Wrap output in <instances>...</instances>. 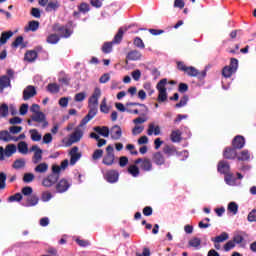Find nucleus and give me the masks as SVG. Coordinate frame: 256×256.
Here are the masks:
<instances>
[{
    "label": "nucleus",
    "instance_id": "obj_1",
    "mask_svg": "<svg viewBox=\"0 0 256 256\" xmlns=\"http://www.w3.org/2000/svg\"><path fill=\"white\" fill-rule=\"evenodd\" d=\"M83 128L77 126L74 129V132L70 135V138L64 139L63 143H66V147H71V145H73V143H79V141H81V139H83Z\"/></svg>",
    "mask_w": 256,
    "mask_h": 256
},
{
    "label": "nucleus",
    "instance_id": "obj_2",
    "mask_svg": "<svg viewBox=\"0 0 256 256\" xmlns=\"http://www.w3.org/2000/svg\"><path fill=\"white\" fill-rule=\"evenodd\" d=\"M167 79H162L158 82L156 89L158 91V101L159 103H165L167 101Z\"/></svg>",
    "mask_w": 256,
    "mask_h": 256
},
{
    "label": "nucleus",
    "instance_id": "obj_3",
    "mask_svg": "<svg viewBox=\"0 0 256 256\" xmlns=\"http://www.w3.org/2000/svg\"><path fill=\"white\" fill-rule=\"evenodd\" d=\"M238 67H239V60L232 58L230 66H226L222 70L223 77H225L226 79H229V77H231V75H233V73L237 71Z\"/></svg>",
    "mask_w": 256,
    "mask_h": 256
},
{
    "label": "nucleus",
    "instance_id": "obj_4",
    "mask_svg": "<svg viewBox=\"0 0 256 256\" xmlns=\"http://www.w3.org/2000/svg\"><path fill=\"white\" fill-rule=\"evenodd\" d=\"M103 165H107L108 167H111L115 163V149L113 146L108 145L106 147V154L103 157L102 160Z\"/></svg>",
    "mask_w": 256,
    "mask_h": 256
},
{
    "label": "nucleus",
    "instance_id": "obj_5",
    "mask_svg": "<svg viewBox=\"0 0 256 256\" xmlns=\"http://www.w3.org/2000/svg\"><path fill=\"white\" fill-rule=\"evenodd\" d=\"M17 153V146L15 144H8L5 149L0 146V161H5V157H11Z\"/></svg>",
    "mask_w": 256,
    "mask_h": 256
},
{
    "label": "nucleus",
    "instance_id": "obj_6",
    "mask_svg": "<svg viewBox=\"0 0 256 256\" xmlns=\"http://www.w3.org/2000/svg\"><path fill=\"white\" fill-rule=\"evenodd\" d=\"M177 67L180 71L187 73L189 77H197L199 75V70L193 66L187 67L183 62H178Z\"/></svg>",
    "mask_w": 256,
    "mask_h": 256
},
{
    "label": "nucleus",
    "instance_id": "obj_7",
    "mask_svg": "<svg viewBox=\"0 0 256 256\" xmlns=\"http://www.w3.org/2000/svg\"><path fill=\"white\" fill-rule=\"evenodd\" d=\"M31 151L34 152V155L32 157V163L37 165V163H41L43 160V150L39 148V146L34 145L31 147Z\"/></svg>",
    "mask_w": 256,
    "mask_h": 256
},
{
    "label": "nucleus",
    "instance_id": "obj_8",
    "mask_svg": "<svg viewBox=\"0 0 256 256\" xmlns=\"http://www.w3.org/2000/svg\"><path fill=\"white\" fill-rule=\"evenodd\" d=\"M31 121H35V123H41L42 129H45V127H47L49 125V122H47V119L43 112H38L36 114H32Z\"/></svg>",
    "mask_w": 256,
    "mask_h": 256
},
{
    "label": "nucleus",
    "instance_id": "obj_9",
    "mask_svg": "<svg viewBox=\"0 0 256 256\" xmlns=\"http://www.w3.org/2000/svg\"><path fill=\"white\" fill-rule=\"evenodd\" d=\"M101 97V89L95 88L94 93L89 98V107L97 108L99 107V98Z\"/></svg>",
    "mask_w": 256,
    "mask_h": 256
},
{
    "label": "nucleus",
    "instance_id": "obj_10",
    "mask_svg": "<svg viewBox=\"0 0 256 256\" xmlns=\"http://www.w3.org/2000/svg\"><path fill=\"white\" fill-rule=\"evenodd\" d=\"M58 180H59V175H57V173L50 174L43 179L42 185L43 187H53V185H55L56 181Z\"/></svg>",
    "mask_w": 256,
    "mask_h": 256
},
{
    "label": "nucleus",
    "instance_id": "obj_11",
    "mask_svg": "<svg viewBox=\"0 0 256 256\" xmlns=\"http://www.w3.org/2000/svg\"><path fill=\"white\" fill-rule=\"evenodd\" d=\"M70 165H75L79 159H81V152H79V147L74 146L70 152Z\"/></svg>",
    "mask_w": 256,
    "mask_h": 256
},
{
    "label": "nucleus",
    "instance_id": "obj_12",
    "mask_svg": "<svg viewBox=\"0 0 256 256\" xmlns=\"http://www.w3.org/2000/svg\"><path fill=\"white\" fill-rule=\"evenodd\" d=\"M104 178L108 183H117V181H119V172L116 170H109L104 174Z\"/></svg>",
    "mask_w": 256,
    "mask_h": 256
},
{
    "label": "nucleus",
    "instance_id": "obj_13",
    "mask_svg": "<svg viewBox=\"0 0 256 256\" xmlns=\"http://www.w3.org/2000/svg\"><path fill=\"white\" fill-rule=\"evenodd\" d=\"M17 139V136H13L10 131H0V141H4V143H9L11 141L17 142Z\"/></svg>",
    "mask_w": 256,
    "mask_h": 256
},
{
    "label": "nucleus",
    "instance_id": "obj_14",
    "mask_svg": "<svg viewBox=\"0 0 256 256\" xmlns=\"http://www.w3.org/2000/svg\"><path fill=\"white\" fill-rule=\"evenodd\" d=\"M143 171H151L153 169V164L149 159H137L135 160V165H139Z\"/></svg>",
    "mask_w": 256,
    "mask_h": 256
},
{
    "label": "nucleus",
    "instance_id": "obj_15",
    "mask_svg": "<svg viewBox=\"0 0 256 256\" xmlns=\"http://www.w3.org/2000/svg\"><path fill=\"white\" fill-rule=\"evenodd\" d=\"M123 135V131L121 130V127L119 125H115L110 129V136L111 139L114 141H119Z\"/></svg>",
    "mask_w": 256,
    "mask_h": 256
},
{
    "label": "nucleus",
    "instance_id": "obj_16",
    "mask_svg": "<svg viewBox=\"0 0 256 256\" xmlns=\"http://www.w3.org/2000/svg\"><path fill=\"white\" fill-rule=\"evenodd\" d=\"M147 135H149L150 137L151 135H161V127L155 123H150L148 125Z\"/></svg>",
    "mask_w": 256,
    "mask_h": 256
},
{
    "label": "nucleus",
    "instance_id": "obj_17",
    "mask_svg": "<svg viewBox=\"0 0 256 256\" xmlns=\"http://www.w3.org/2000/svg\"><path fill=\"white\" fill-rule=\"evenodd\" d=\"M37 95V90L33 86H28L26 89L23 91V99L24 101H29L31 97H35Z\"/></svg>",
    "mask_w": 256,
    "mask_h": 256
},
{
    "label": "nucleus",
    "instance_id": "obj_18",
    "mask_svg": "<svg viewBox=\"0 0 256 256\" xmlns=\"http://www.w3.org/2000/svg\"><path fill=\"white\" fill-rule=\"evenodd\" d=\"M69 187H71V183H69V181H67L66 179H62L56 185V190L58 193H65V191H67Z\"/></svg>",
    "mask_w": 256,
    "mask_h": 256
},
{
    "label": "nucleus",
    "instance_id": "obj_19",
    "mask_svg": "<svg viewBox=\"0 0 256 256\" xmlns=\"http://www.w3.org/2000/svg\"><path fill=\"white\" fill-rule=\"evenodd\" d=\"M232 145L234 149H243V147H245V138L243 136H236Z\"/></svg>",
    "mask_w": 256,
    "mask_h": 256
},
{
    "label": "nucleus",
    "instance_id": "obj_20",
    "mask_svg": "<svg viewBox=\"0 0 256 256\" xmlns=\"http://www.w3.org/2000/svg\"><path fill=\"white\" fill-rule=\"evenodd\" d=\"M93 130L98 133V135H101L102 137H109L110 130L107 126H96L93 128Z\"/></svg>",
    "mask_w": 256,
    "mask_h": 256
},
{
    "label": "nucleus",
    "instance_id": "obj_21",
    "mask_svg": "<svg viewBox=\"0 0 256 256\" xmlns=\"http://www.w3.org/2000/svg\"><path fill=\"white\" fill-rule=\"evenodd\" d=\"M66 167H69V160H67V159L62 161L60 166L53 165L52 166V171H53V173L59 174V173H61V171H65Z\"/></svg>",
    "mask_w": 256,
    "mask_h": 256
},
{
    "label": "nucleus",
    "instance_id": "obj_22",
    "mask_svg": "<svg viewBox=\"0 0 256 256\" xmlns=\"http://www.w3.org/2000/svg\"><path fill=\"white\" fill-rule=\"evenodd\" d=\"M30 139H32L34 142H39L41 139H43V135L39 132L37 129H31L29 130Z\"/></svg>",
    "mask_w": 256,
    "mask_h": 256
},
{
    "label": "nucleus",
    "instance_id": "obj_23",
    "mask_svg": "<svg viewBox=\"0 0 256 256\" xmlns=\"http://www.w3.org/2000/svg\"><path fill=\"white\" fill-rule=\"evenodd\" d=\"M229 163L225 162V161H220L218 164V172L219 173H223L224 175H227V173H229Z\"/></svg>",
    "mask_w": 256,
    "mask_h": 256
},
{
    "label": "nucleus",
    "instance_id": "obj_24",
    "mask_svg": "<svg viewBox=\"0 0 256 256\" xmlns=\"http://www.w3.org/2000/svg\"><path fill=\"white\" fill-rule=\"evenodd\" d=\"M141 57V52L137 50L130 51L127 55V59H129V61H139Z\"/></svg>",
    "mask_w": 256,
    "mask_h": 256
},
{
    "label": "nucleus",
    "instance_id": "obj_25",
    "mask_svg": "<svg viewBox=\"0 0 256 256\" xmlns=\"http://www.w3.org/2000/svg\"><path fill=\"white\" fill-rule=\"evenodd\" d=\"M55 31H59L61 37H65L67 39V37H71V29L67 28V27H60L58 28L57 26H55Z\"/></svg>",
    "mask_w": 256,
    "mask_h": 256
},
{
    "label": "nucleus",
    "instance_id": "obj_26",
    "mask_svg": "<svg viewBox=\"0 0 256 256\" xmlns=\"http://www.w3.org/2000/svg\"><path fill=\"white\" fill-rule=\"evenodd\" d=\"M90 137H91V139H95L98 142L97 147H103L104 145H107V140L101 139L99 137V134H97L95 132L90 133Z\"/></svg>",
    "mask_w": 256,
    "mask_h": 256
},
{
    "label": "nucleus",
    "instance_id": "obj_27",
    "mask_svg": "<svg viewBox=\"0 0 256 256\" xmlns=\"http://www.w3.org/2000/svg\"><path fill=\"white\" fill-rule=\"evenodd\" d=\"M27 164V161L25 158H19L16 159L12 165L13 169H24L25 165Z\"/></svg>",
    "mask_w": 256,
    "mask_h": 256
},
{
    "label": "nucleus",
    "instance_id": "obj_28",
    "mask_svg": "<svg viewBox=\"0 0 256 256\" xmlns=\"http://www.w3.org/2000/svg\"><path fill=\"white\" fill-rule=\"evenodd\" d=\"M34 171L36 173H47L49 171V164L45 162L40 163L34 168Z\"/></svg>",
    "mask_w": 256,
    "mask_h": 256
},
{
    "label": "nucleus",
    "instance_id": "obj_29",
    "mask_svg": "<svg viewBox=\"0 0 256 256\" xmlns=\"http://www.w3.org/2000/svg\"><path fill=\"white\" fill-rule=\"evenodd\" d=\"M59 7H61V4H59V1L55 0L48 3V5L46 6V11L48 13H50L51 11H57Z\"/></svg>",
    "mask_w": 256,
    "mask_h": 256
},
{
    "label": "nucleus",
    "instance_id": "obj_30",
    "mask_svg": "<svg viewBox=\"0 0 256 256\" xmlns=\"http://www.w3.org/2000/svg\"><path fill=\"white\" fill-rule=\"evenodd\" d=\"M11 85V80H9V77L2 76L0 78V93L3 92L5 87H9Z\"/></svg>",
    "mask_w": 256,
    "mask_h": 256
},
{
    "label": "nucleus",
    "instance_id": "obj_31",
    "mask_svg": "<svg viewBox=\"0 0 256 256\" xmlns=\"http://www.w3.org/2000/svg\"><path fill=\"white\" fill-rule=\"evenodd\" d=\"M170 139L172 143H179L181 141V130H173Z\"/></svg>",
    "mask_w": 256,
    "mask_h": 256
},
{
    "label": "nucleus",
    "instance_id": "obj_32",
    "mask_svg": "<svg viewBox=\"0 0 256 256\" xmlns=\"http://www.w3.org/2000/svg\"><path fill=\"white\" fill-rule=\"evenodd\" d=\"M224 157L225 159H235L237 157V151H235V148H227L224 151Z\"/></svg>",
    "mask_w": 256,
    "mask_h": 256
},
{
    "label": "nucleus",
    "instance_id": "obj_33",
    "mask_svg": "<svg viewBox=\"0 0 256 256\" xmlns=\"http://www.w3.org/2000/svg\"><path fill=\"white\" fill-rule=\"evenodd\" d=\"M11 37H13V32H11V31L3 32L0 37V47H1V45H5V43H7V41H9V39H11Z\"/></svg>",
    "mask_w": 256,
    "mask_h": 256
},
{
    "label": "nucleus",
    "instance_id": "obj_34",
    "mask_svg": "<svg viewBox=\"0 0 256 256\" xmlns=\"http://www.w3.org/2000/svg\"><path fill=\"white\" fill-rule=\"evenodd\" d=\"M39 29V21L32 20L28 23V26L25 27V31L35 32Z\"/></svg>",
    "mask_w": 256,
    "mask_h": 256
},
{
    "label": "nucleus",
    "instance_id": "obj_35",
    "mask_svg": "<svg viewBox=\"0 0 256 256\" xmlns=\"http://www.w3.org/2000/svg\"><path fill=\"white\" fill-rule=\"evenodd\" d=\"M61 87L57 84V83H50L47 86V91H49V93H52L53 95L59 93Z\"/></svg>",
    "mask_w": 256,
    "mask_h": 256
},
{
    "label": "nucleus",
    "instance_id": "obj_36",
    "mask_svg": "<svg viewBox=\"0 0 256 256\" xmlns=\"http://www.w3.org/2000/svg\"><path fill=\"white\" fill-rule=\"evenodd\" d=\"M229 239V234L227 232H223L221 235L212 238L213 243H223Z\"/></svg>",
    "mask_w": 256,
    "mask_h": 256
},
{
    "label": "nucleus",
    "instance_id": "obj_37",
    "mask_svg": "<svg viewBox=\"0 0 256 256\" xmlns=\"http://www.w3.org/2000/svg\"><path fill=\"white\" fill-rule=\"evenodd\" d=\"M18 151L19 153H21L22 155H27V153H29V146L26 144L25 141H21L18 144Z\"/></svg>",
    "mask_w": 256,
    "mask_h": 256
},
{
    "label": "nucleus",
    "instance_id": "obj_38",
    "mask_svg": "<svg viewBox=\"0 0 256 256\" xmlns=\"http://www.w3.org/2000/svg\"><path fill=\"white\" fill-rule=\"evenodd\" d=\"M37 59V52L36 51H28L25 54V61H28V63H33Z\"/></svg>",
    "mask_w": 256,
    "mask_h": 256
},
{
    "label": "nucleus",
    "instance_id": "obj_39",
    "mask_svg": "<svg viewBox=\"0 0 256 256\" xmlns=\"http://www.w3.org/2000/svg\"><path fill=\"white\" fill-rule=\"evenodd\" d=\"M39 203V198L35 195L29 196L27 199L26 207H35Z\"/></svg>",
    "mask_w": 256,
    "mask_h": 256
},
{
    "label": "nucleus",
    "instance_id": "obj_40",
    "mask_svg": "<svg viewBox=\"0 0 256 256\" xmlns=\"http://www.w3.org/2000/svg\"><path fill=\"white\" fill-rule=\"evenodd\" d=\"M225 181H226L227 185H230L232 187L237 185V178L234 177L233 174H226Z\"/></svg>",
    "mask_w": 256,
    "mask_h": 256
},
{
    "label": "nucleus",
    "instance_id": "obj_41",
    "mask_svg": "<svg viewBox=\"0 0 256 256\" xmlns=\"http://www.w3.org/2000/svg\"><path fill=\"white\" fill-rule=\"evenodd\" d=\"M153 159L156 165H163V163H165V157H163V154H161V152H157L156 154H154Z\"/></svg>",
    "mask_w": 256,
    "mask_h": 256
},
{
    "label": "nucleus",
    "instance_id": "obj_42",
    "mask_svg": "<svg viewBox=\"0 0 256 256\" xmlns=\"http://www.w3.org/2000/svg\"><path fill=\"white\" fill-rule=\"evenodd\" d=\"M228 211L229 213H232V215H237L239 212V205H237L235 202H230L228 204Z\"/></svg>",
    "mask_w": 256,
    "mask_h": 256
},
{
    "label": "nucleus",
    "instance_id": "obj_43",
    "mask_svg": "<svg viewBox=\"0 0 256 256\" xmlns=\"http://www.w3.org/2000/svg\"><path fill=\"white\" fill-rule=\"evenodd\" d=\"M128 173L132 175V177H137L140 173L139 167L137 165L133 164L128 167Z\"/></svg>",
    "mask_w": 256,
    "mask_h": 256
},
{
    "label": "nucleus",
    "instance_id": "obj_44",
    "mask_svg": "<svg viewBox=\"0 0 256 256\" xmlns=\"http://www.w3.org/2000/svg\"><path fill=\"white\" fill-rule=\"evenodd\" d=\"M136 105L140 107V109H138L139 115H141V117H146L149 113V108H147L145 104L136 103Z\"/></svg>",
    "mask_w": 256,
    "mask_h": 256
},
{
    "label": "nucleus",
    "instance_id": "obj_45",
    "mask_svg": "<svg viewBox=\"0 0 256 256\" xmlns=\"http://www.w3.org/2000/svg\"><path fill=\"white\" fill-rule=\"evenodd\" d=\"M249 159H251V154L248 150L242 151L238 156V161H249Z\"/></svg>",
    "mask_w": 256,
    "mask_h": 256
},
{
    "label": "nucleus",
    "instance_id": "obj_46",
    "mask_svg": "<svg viewBox=\"0 0 256 256\" xmlns=\"http://www.w3.org/2000/svg\"><path fill=\"white\" fill-rule=\"evenodd\" d=\"M47 43H50L51 45H56V43H59V36L57 34H51L47 37Z\"/></svg>",
    "mask_w": 256,
    "mask_h": 256
},
{
    "label": "nucleus",
    "instance_id": "obj_47",
    "mask_svg": "<svg viewBox=\"0 0 256 256\" xmlns=\"http://www.w3.org/2000/svg\"><path fill=\"white\" fill-rule=\"evenodd\" d=\"M142 131H145V126L136 124V126L132 129V135H141Z\"/></svg>",
    "mask_w": 256,
    "mask_h": 256
},
{
    "label": "nucleus",
    "instance_id": "obj_48",
    "mask_svg": "<svg viewBox=\"0 0 256 256\" xmlns=\"http://www.w3.org/2000/svg\"><path fill=\"white\" fill-rule=\"evenodd\" d=\"M7 115H9V106L2 104L0 106V117H7Z\"/></svg>",
    "mask_w": 256,
    "mask_h": 256
},
{
    "label": "nucleus",
    "instance_id": "obj_49",
    "mask_svg": "<svg viewBox=\"0 0 256 256\" xmlns=\"http://www.w3.org/2000/svg\"><path fill=\"white\" fill-rule=\"evenodd\" d=\"M53 142V135L51 133H46L42 138V143L44 145H49V143Z\"/></svg>",
    "mask_w": 256,
    "mask_h": 256
},
{
    "label": "nucleus",
    "instance_id": "obj_50",
    "mask_svg": "<svg viewBox=\"0 0 256 256\" xmlns=\"http://www.w3.org/2000/svg\"><path fill=\"white\" fill-rule=\"evenodd\" d=\"M21 131H23V127L21 126H11L9 128V132L11 133V135H17L19 133H21Z\"/></svg>",
    "mask_w": 256,
    "mask_h": 256
},
{
    "label": "nucleus",
    "instance_id": "obj_51",
    "mask_svg": "<svg viewBox=\"0 0 256 256\" xmlns=\"http://www.w3.org/2000/svg\"><path fill=\"white\" fill-rule=\"evenodd\" d=\"M100 111L102 113H109V106H107V98H103L100 105Z\"/></svg>",
    "mask_w": 256,
    "mask_h": 256
},
{
    "label": "nucleus",
    "instance_id": "obj_52",
    "mask_svg": "<svg viewBox=\"0 0 256 256\" xmlns=\"http://www.w3.org/2000/svg\"><path fill=\"white\" fill-rule=\"evenodd\" d=\"M35 179V175L33 173L24 174L23 181L24 183H31Z\"/></svg>",
    "mask_w": 256,
    "mask_h": 256
},
{
    "label": "nucleus",
    "instance_id": "obj_53",
    "mask_svg": "<svg viewBox=\"0 0 256 256\" xmlns=\"http://www.w3.org/2000/svg\"><path fill=\"white\" fill-rule=\"evenodd\" d=\"M112 49H113V43L111 42L105 43L102 47L103 53H111Z\"/></svg>",
    "mask_w": 256,
    "mask_h": 256
},
{
    "label": "nucleus",
    "instance_id": "obj_54",
    "mask_svg": "<svg viewBox=\"0 0 256 256\" xmlns=\"http://www.w3.org/2000/svg\"><path fill=\"white\" fill-rule=\"evenodd\" d=\"M134 45H135V47H138L139 49H145V43H143V40L139 37H136L134 39Z\"/></svg>",
    "mask_w": 256,
    "mask_h": 256
},
{
    "label": "nucleus",
    "instance_id": "obj_55",
    "mask_svg": "<svg viewBox=\"0 0 256 256\" xmlns=\"http://www.w3.org/2000/svg\"><path fill=\"white\" fill-rule=\"evenodd\" d=\"M23 199V195L21 193H16L8 198L9 203H13V201H21Z\"/></svg>",
    "mask_w": 256,
    "mask_h": 256
},
{
    "label": "nucleus",
    "instance_id": "obj_56",
    "mask_svg": "<svg viewBox=\"0 0 256 256\" xmlns=\"http://www.w3.org/2000/svg\"><path fill=\"white\" fill-rule=\"evenodd\" d=\"M53 195H51V192H43L41 196V201L44 203H47V201H51Z\"/></svg>",
    "mask_w": 256,
    "mask_h": 256
},
{
    "label": "nucleus",
    "instance_id": "obj_57",
    "mask_svg": "<svg viewBox=\"0 0 256 256\" xmlns=\"http://www.w3.org/2000/svg\"><path fill=\"white\" fill-rule=\"evenodd\" d=\"M5 181H7V174L5 172L0 173V189H5Z\"/></svg>",
    "mask_w": 256,
    "mask_h": 256
},
{
    "label": "nucleus",
    "instance_id": "obj_58",
    "mask_svg": "<svg viewBox=\"0 0 256 256\" xmlns=\"http://www.w3.org/2000/svg\"><path fill=\"white\" fill-rule=\"evenodd\" d=\"M103 157V150L97 149L94 151L92 158L94 161H97V159H101Z\"/></svg>",
    "mask_w": 256,
    "mask_h": 256
},
{
    "label": "nucleus",
    "instance_id": "obj_59",
    "mask_svg": "<svg viewBox=\"0 0 256 256\" xmlns=\"http://www.w3.org/2000/svg\"><path fill=\"white\" fill-rule=\"evenodd\" d=\"M188 101H189V97L184 96V97L181 98L180 102L176 104V107L177 108L185 107V105H187Z\"/></svg>",
    "mask_w": 256,
    "mask_h": 256
},
{
    "label": "nucleus",
    "instance_id": "obj_60",
    "mask_svg": "<svg viewBox=\"0 0 256 256\" xmlns=\"http://www.w3.org/2000/svg\"><path fill=\"white\" fill-rule=\"evenodd\" d=\"M189 245H190V247H199V245H201V239H199V238H192L189 241Z\"/></svg>",
    "mask_w": 256,
    "mask_h": 256
},
{
    "label": "nucleus",
    "instance_id": "obj_61",
    "mask_svg": "<svg viewBox=\"0 0 256 256\" xmlns=\"http://www.w3.org/2000/svg\"><path fill=\"white\" fill-rule=\"evenodd\" d=\"M121 39H123V29H120L115 35L113 43H121Z\"/></svg>",
    "mask_w": 256,
    "mask_h": 256
},
{
    "label": "nucleus",
    "instance_id": "obj_62",
    "mask_svg": "<svg viewBox=\"0 0 256 256\" xmlns=\"http://www.w3.org/2000/svg\"><path fill=\"white\" fill-rule=\"evenodd\" d=\"M235 248V242L233 240L228 241L225 245H224V250L225 251H231V249Z\"/></svg>",
    "mask_w": 256,
    "mask_h": 256
},
{
    "label": "nucleus",
    "instance_id": "obj_63",
    "mask_svg": "<svg viewBox=\"0 0 256 256\" xmlns=\"http://www.w3.org/2000/svg\"><path fill=\"white\" fill-rule=\"evenodd\" d=\"M27 111H29V104H22L19 110L20 115H27Z\"/></svg>",
    "mask_w": 256,
    "mask_h": 256
},
{
    "label": "nucleus",
    "instance_id": "obj_64",
    "mask_svg": "<svg viewBox=\"0 0 256 256\" xmlns=\"http://www.w3.org/2000/svg\"><path fill=\"white\" fill-rule=\"evenodd\" d=\"M248 221L250 223H253L256 221V210H252L249 214H248Z\"/></svg>",
    "mask_w": 256,
    "mask_h": 256
}]
</instances>
